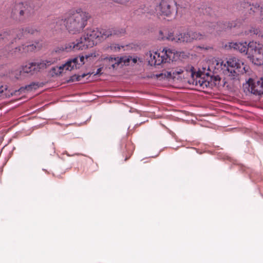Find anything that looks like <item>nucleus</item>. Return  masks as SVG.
I'll use <instances>...</instances> for the list:
<instances>
[{
	"label": "nucleus",
	"instance_id": "1",
	"mask_svg": "<svg viewBox=\"0 0 263 263\" xmlns=\"http://www.w3.org/2000/svg\"><path fill=\"white\" fill-rule=\"evenodd\" d=\"M90 16L88 13L78 9L73 11L64 19L59 21L57 23H64L66 29L72 34L80 32L87 24Z\"/></svg>",
	"mask_w": 263,
	"mask_h": 263
},
{
	"label": "nucleus",
	"instance_id": "2",
	"mask_svg": "<svg viewBox=\"0 0 263 263\" xmlns=\"http://www.w3.org/2000/svg\"><path fill=\"white\" fill-rule=\"evenodd\" d=\"M34 13L33 7L28 3H18L11 8V17L18 21H24Z\"/></svg>",
	"mask_w": 263,
	"mask_h": 263
},
{
	"label": "nucleus",
	"instance_id": "3",
	"mask_svg": "<svg viewBox=\"0 0 263 263\" xmlns=\"http://www.w3.org/2000/svg\"><path fill=\"white\" fill-rule=\"evenodd\" d=\"M104 29L91 28L87 29L84 34L80 38L81 41H82L84 44L85 49L89 47H92L97 45L105 39H104L105 34Z\"/></svg>",
	"mask_w": 263,
	"mask_h": 263
},
{
	"label": "nucleus",
	"instance_id": "4",
	"mask_svg": "<svg viewBox=\"0 0 263 263\" xmlns=\"http://www.w3.org/2000/svg\"><path fill=\"white\" fill-rule=\"evenodd\" d=\"M149 59L148 62L151 66H159L163 63H170L175 61V53L170 49H163L161 53L155 52L148 53Z\"/></svg>",
	"mask_w": 263,
	"mask_h": 263
},
{
	"label": "nucleus",
	"instance_id": "5",
	"mask_svg": "<svg viewBox=\"0 0 263 263\" xmlns=\"http://www.w3.org/2000/svg\"><path fill=\"white\" fill-rule=\"evenodd\" d=\"M149 59L148 62L151 66H159L163 63H170L175 61V53L170 49H163L161 53L155 52L148 53Z\"/></svg>",
	"mask_w": 263,
	"mask_h": 263
},
{
	"label": "nucleus",
	"instance_id": "6",
	"mask_svg": "<svg viewBox=\"0 0 263 263\" xmlns=\"http://www.w3.org/2000/svg\"><path fill=\"white\" fill-rule=\"evenodd\" d=\"M247 58L254 65H263V44L257 42H250Z\"/></svg>",
	"mask_w": 263,
	"mask_h": 263
},
{
	"label": "nucleus",
	"instance_id": "7",
	"mask_svg": "<svg viewBox=\"0 0 263 263\" xmlns=\"http://www.w3.org/2000/svg\"><path fill=\"white\" fill-rule=\"evenodd\" d=\"M56 61L55 59L50 58L45 60H42L39 62H31L25 66H22L24 74L28 76H32L34 73L47 68L48 66L54 63Z\"/></svg>",
	"mask_w": 263,
	"mask_h": 263
},
{
	"label": "nucleus",
	"instance_id": "8",
	"mask_svg": "<svg viewBox=\"0 0 263 263\" xmlns=\"http://www.w3.org/2000/svg\"><path fill=\"white\" fill-rule=\"evenodd\" d=\"M192 78L189 83L195 86H200L203 88L213 87L212 75L209 73H204L200 71L197 72H192Z\"/></svg>",
	"mask_w": 263,
	"mask_h": 263
},
{
	"label": "nucleus",
	"instance_id": "9",
	"mask_svg": "<svg viewBox=\"0 0 263 263\" xmlns=\"http://www.w3.org/2000/svg\"><path fill=\"white\" fill-rule=\"evenodd\" d=\"M158 10L162 16L175 18L178 12L177 3L175 0H161Z\"/></svg>",
	"mask_w": 263,
	"mask_h": 263
},
{
	"label": "nucleus",
	"instance_id": "10",
	"mask_svg": "<svg viewBox=\"0 0 263 263\" xmlns=\"http://www.w3.org/2000/svg\"><path fill=\"white\" fill-rule=\"evenodd\" d=\"M23 34V29H14L6 30L0 34V44L3 42L13 44L17 40L22 39Z\"/></svg>",
	"mask_w": 263,
	"mask_h": 263
},
{
	"label": "nucleus",
	"instance_id": "11",
	"mask_svg": "<svg viewBox=\"0 0 263 263\" xmlns=\"http://www.w3.org/2000/svg\"><path fill=\"white\" fill-rule=\"evenodd\" d=\"M240 7L245 10L249 11V14L255 15L258 12L260 13V21L263 23V7H260L257 3L252 5L247 2H241L240 3Z\"/></svg>",
	"mask_w": 263,
	"mask_h": 263
},
{
	"label": "nucleus",
	"instance_id": "12",
	"mask_svg": "<svg viewBox=\"0 0 263 263\" xmlns=\"http://www.w3.org/2000/svg\"><path fill=\"white\" fill-rule=\"evenodd\" d=\"M164 33L167 34L168 36L166 37L171 41L176 43H191L192 42L190 32L180 33L176 36H175L173 32H167V31L160 32L161 34H163Z\"/></svg>",
	"mask_w": 263,
	"mask_h": 263
},
{
	"label": "nucleus",
	"instance_id": "13",
	"mask_svg": "<svg viewBox=\"0 0 263 263\" xmlns=\"http://www.w3.org/2000/svg\"><path fill=\"white\" fill-rule=\"evenodd\" d=\"M243 65V63L238 59L235 57H232L229 58L226 63L222 61L221 63V65L226 67L228 71L231 74V76H235L236 74V72L234 69H231L230 68L239 69L241 68V65Z\"/></svg>",
	"mask_w": 263,
	"mask_h": 263
},
{
	"label": "nucleus",
	"instance_id": "14",
	"mask_svg": "<svg viewBox=\"0 0 263 263\" xmlns=\"http://www.w3.org/2000/svg\"><path fill=\"white\" fill-rule=\"evenodd\" d=\"M249 90L251 92L255 95L261 96L263 95V81L261 78L259 80H255L250 78L248 81Z\"/></svg>",
	"mask_w": 263,
	"mask_h": 263
},
{
	"label": "nucleus",
	"instance_id": "15",
	"mask_svg": "<svg viewBox=\"0 0 263 263\" xmlns=\"http://www.w3.org/2000/svg\"><path fill=\"white\" fill-rule=\"evenodd\" d=\"M84 46V45L83 44L82 41H81L79 39L77 40L75 42H69L66 43L60 48V50L68 52L71 51L85 49Z\"/></svg>",
	"mask_w": 263,
	"mask_h": 263
},
{
	"label": "nucleus",
	"instance_id": "16",
	"mask_svg": "<svg viewBox=\"0 0 263 263\" xmlns=\"http://www.w3.org/2000/svg\"><path fill=\"white\" fill-rule=\"evenodd\" d=\"M229 47L230 49H234L235 50H237L241 53H243L247 55L248 58L249 53V43L247 42L240 43V42H229Z\"/></svg>",
	"mask_w": 263,
	"mask_h": 263
},
{
	"label": "nucleus",
	"instance_id": "17",
	"mask_svg": "<svg viewBox=\"0 0 263 263\" xmlns=\"http://www.w3.org/2000/svg\"><path fill=\"white\" fill-rule=\"evenodd\" d=\"M218 23V26H217L216 30L218 31H221L226 30L227 29H231L233 28H236L239 27L241 24V22L236 21L231 22H219Z\"/></svg>",
	"mask_w": 263,
	"mask_h": 263
},
{
	"label": "nucleus",
	"instance_id": "18",
	"mask_svg": "<svg viewBox=\"0 0 263 263\" xmlns=\"http://www.w3.org/2000/svg\"><path fill=\"white\" fill-rule=\"evenodd\" d=\"M39 87V84L38 83L32 82L31 84L25 86V87H22L20 89L15 90H12L9 88V93L12 94V97L13 96H16L20 94L22 92H25V90L31 91L33 89H36Z\"/></svg>",
	"mask_w": 263,
	"mask_h": 263
},
{
	"label": "nucleus",
	"instance_id": "19",
	"mask_svg": "<svg viewBox=\"0 0 263 263\" xmlns=\"http://www.w3.org/2000/svg\"><path fill=\"white\" fill-rule=\"evenodd\" d=\"M104 32H105V34H104V39H106L110 36H121L125 34V30L123 28L104 29Z\"/></svg>",
	"mask_w": 263,
	"mask_h": 263
},
{
	"label": "nucleus",
	"instance_id": "20",
	"mask_svg": "<svg viewBox=\"0 0 263 263\" xmlns=\"http://www.w3.org/2000/svg\"><path fill=\"white\" fill-rule=\"evenodd\" d=\"M36 48V46L34 44H28L26 45H23L22 47H16L14 50L15 54L18 53H26L28 52L32 51Z\"/></svg>",
	"mask_w": 263,
	"mask_h": 263
},
{
	"label": "nucleus",
	"instance_id": "21",
	"mask_svg": "<svg viewBox=\"0 0 263 263\" xmlns=\"http://www.w3.org/2000/svg\"><path fill=\"white\" fill-rule=\"evenodd\" d=\"M204 27V31L207 33H212L215 30H216L218 23L216 22H205L202 25Z\"/></svg>",
	"mask_w": 263,
	"mask_h": 263
},
{
	"label": "nucleus",
	"instance_id": "22",
	"mask_svg": "<svg viewBox=\"0 0 263 263\" xmlns=\"http://www.w3.org/2000/svg\"><path fill=\"white\" fill-rule=\"evenodd\" d=\"M23 29L24 30L23 37H27L28 34L36 35L40 31V28L36 26H30Z\"/></svg>",
	"mask_w": 263,
	"mask_h": 263
},
{
	"label": "nucleus",
	"instance_id": "23",
	"mask_svg": "<svg viewBox=\"0 0 263 263\" xmlns=\"http://www.w3.org/2000/svg\"><path fill=\"white\" fill-rule=\"evenodd\" d=\"M12 97L11 93H9V87L6 84H0V99L9 98Z\"/></svg>",
	"mask_w": 263,
	"mask_h": 263
},
{
	"label": "nucleus",
	"instance_id": "24",
	"mask_svg": "<svg viewBox=\"0 0 263 263\" xmlns=\"http://www.w3.org/2000/svg\"><path fill=\"white\" fill-rule=\"evenodd\" d=\"M245 33L246 35H256L258 37H263V33L260 31V29L254 26H251L249 29L245 31Z\"/></svg>",
	"mask_w": 263,
	"mask_h": 263
},
{
	"label": "nucleus",
	"instance_id": "25",
	"mask_svg": "<svg viewBox=\"0 0 263 263\" xmlns=\"http://www.w3.org/2000/svg\"><path fill=\"white\" fill-rule=\"evenodd\" d=\"M77 58H73L68 60L64 64L66 70H71L74 68L76 69Z\"/></svg>",
	"mask_w": 263,
	"mask_h": 263
},
{
	"label": "nucleus",
	"instance_id": "26",
	"mask_svg": "<svg viewBox=\"0 0 263 263\" xmlns=\"http://www.w3.org/2000/svg\"><path fill=\"white\" fill-rule=\"evenodd\" d=\"M11 74L16 80H22L25 77L22 68L20 69L11 71Z\"/></svg>",
	"mask_w": 263,
	"mask_h": 263
},
{
	"label": "nucleus",
	"instance_id": "27",
	"mask_svg": "<svg viewBox=\"0 0 263 263\" xmlns=\"http://www.w3.org/2000/svg\"><path fill=\"white\" fill-rule=\"evenodd\" d=\"M117 59H118V57H106L103 59L104 62L105 63V65L109 69H110V66L111 65L112 63H114L115 61H117Z\"/></svg>",
	"mask_w": 263,
	"mask_h": 263
},
{
	"label": "nucleus",
	"instance_id": "28",
	"mask_svg": "<svg viewBox=\"0 0 263 263\" xmlns=\"http://www.w3.org/2000/svg\"><path fill=\"white\" fill-rule=\"evenodd\" d=\"M191 35L192 41L193 40H203L205 38V35L204 34H202L199 32H190Z\"/></svg>",
	"mask_w": 263,
	"mask_h": 263
},
{
	"label": "nucleus",
	"instance_id": "29",
	"mask_svg": "<svg viewBox=\"0 0 263 263\" xmlns=\"http://www.w3.org/2000/svg\"><path fill=\"white\" fill-rule=\"evenodd\" d=\"M75 58L77 59V63H76V69H79L85 63V55H82L80 57L79 59L78 57H76Z\"/></svg>",
	"mask_w": 263,
	"mask_h": 263
},
{
	"label": "nucleus",
	"instance_id": "30",
	"mask_svg": "<svg viewBox=\"0 0 263 263\" xmlns=\"http://www.w3.org/2000/svg\"><path fill=\"white\" fill-rule=\"evenodd\" d=\"M163 76H164V78H166L167 79H173V75H172V70L170 71H165L164 72L161 73L159 74L156 75V76L158 78H160V77L163 78Z\"/></svg>",
	"mask_w": 263,
	"mask_h": 263
},
{
	"label": "nucleus",
	"instance_id": "31",
	"mask_svg": "<svg viewBox=\"0 0 263 263\" xmlns=\"http://www.w3.org/2000/svg\"><path fill=\"white\" fill-rule=\"evenodd\" d=\"M221 81V78L219 75H212L213 86L219 85Z\"/></svg>",
	"mask_w": 263,
	"mask_h": 263
},
{
	"label": "nucleus",
	"instance_id": "32",
	"mask_svg": "<svg viewBox=\"0 0 263 263\" xmlns=\"http://www.w3.org/2000/svg\"><path fill=\"white\" fill-rule=\"evenodd\" d=\"M163 31H167V32H171L170 31H168V30H166V29H164L163 30H160L159 31V39H161V40H167L170 41L166 37L167 36H168L167 33L166 34L165 33H164L163 34H161L160 33L161 32H163Z\"/></svg>",
	"mask_w": 263,
	"mask_h": 263
},
{
	"label": "nucleus",
	"instance_id": "33",
	"mask_svg": "<svg viewBox=\"0 0 263 263\" xmlns=\"http://www.w3.org/2000/svg\"><path fill=\"white\" fill-rule=\"evenodd\" d=\"M80 77L79 75L74 74L70 77L69 79L67 81L68 83L73 82L74 81H80Z\"/></svg>",
	"mask_w": 263,
	"mask_h": 263
},
{
	"label": "nucleus",
	"instance_id": "34",
	"mask_svg": "<svg viewBox=\"0 0 263 263\" xmlns=\"http://www.w3.org/2000/svg\"><path fill=\"white\" fill-rule=\"evenodd\" d=\"M132 57H129L128 58H126V57H118V59H121V64L122 63H124V65H128V63L129 62H130V59H131Z\"/></svg>",
	"mask_w": 263,
	"mask_h": 263
},
{
	"label": "nucleus",
	"instance_id": "35",
	"mask_svg": "<svg viewBox=\"0 0 263 263\" xmlns=\"http://www.w3.org/2000/svg\"><path fill=\"white\" fill-rule=\"evenodd\" d=\"M117 61H115L114 63L111 64V65L110 66V68H112L113 69H116L117 66H118L120 64H121V59H117Z\"/></svg>",
	"mask_w": 263,
	"mask_h": 263
},
{
	"label": "nucleus",
	"instance_id": "36",
	"mask_svg": "<svg viewBox=\"0 0 263 263\" xmlns=\"http://www.w3.org/2000/svg\"><path fill=\"white\" fill-rule=\"evenodd\" d=\"M52 75H60L62 73V71H60L58 67H52L51 69Z\"/></svg>",
	"mask_w": 263,
	"mask_h": 263
},
{
	"label": "nucleus",
	"instance_id": "37",
	"mask_svg": "<svg viewBox=\"0 0 263 263\" xmlns=\"http://www.w3.org/2000/svg\"><path fill=\"white\" fill-rule=\"evenodd\" d=\"M115 3L122 5H127L130 0H112Z\"/></svg>",
	"mask_w": 263,
	"mask_h": 263
},
{
	"label": "nucleus",
	"instance_id": "38",
	"mask_svg": "<svg viewBox=\"0 0 263 263\" xmlns=\"http://www.w3.org/2000/svg\"><path fill=\"white\" fill-rule=\"evenodd\" d=\"M85 60L90 61L96 57L95 53H90L85 55Z\"/></svg>",
	"mask_w": 263,
	"mask_h": 263
},
{
	"label": "nucleus",
	"instance_id": "39",
	"mask_svg": "<svg viewBox=\"0 0 263 263\" xmlns=\"http://www.w3.org/2000/svg\"><path fill=\"white\" fill-rule=\"evenodd\" d=\"M172 75H173V79H174L177 75H178L179 74H181L183 71L181 69H179V70H175V69H172Z\"/></svg>",
	"mask_w": 263,
	"mask_h": 263
},
{
	"label": "nucleus",
	"instance_id": "40",
	"mask_svg": "<svg viewBox=\"0 0 263 263\" xmlns=\"http://www.w3.org/2000/svg\"><path fill=\"white\" fill-rule=\"evenodd\" d=\"M91 73L88 72V73H83V74H81V75H79V77H80V81H81V79H82V78H84V77H86V76H87V75H89V76H90V75H91Z\"/></svg>",
	"mask_w": 263,
	"mask_h": 263
},
{
	"label": "nucleus",
	"instance_id": "41",
	"mask_svg": "<svg viewBox=\"0 0 263 263\" xmlns=\"http://www.w3.org/2000/svg\"><path fill=\"white\" fill-rule=\"evenodd\" d=\"M102 67H100L99 68H98L96 71V72L95 73V75H97V74H101V71L102 70Z\"/></svg>",
	"mask_w": 263,
	"mask_h": 263
},
{
	"label": "nucleus",
	"instance_id": "42",
	"mask_svg": "<svg viewBox=\"0 0 263 263\" xmlns=\"http://www.w3.org/2000/svg\"><path fill=\"white\" fill-rule=\"evenodd\" d=\"M58 69H59V70L60 71H61V70H63L64 69V68H65V67L64 66V64L62 65V66H60V67H58Z\"/></svg>",
	"mask_w": 263,
	"mask_h": 263
},
{
	"label": "nucleus",
	"instance_id": "43",
	"mask_svg": "<svg viewBox=\"0 0 263 263\" xmlns=\"http://www.w3.org/2000/svg\"><path fill=\"white\" fill-rule=\"evenodd\" d=\"M198 48H201V49H204L205 50H208L210 48L209 47H206L204 48V47H201V46H198Z\"/></svg>",
	"mask_w": 263,
	"mask_h": 263
},
{
	"label": "nucleus",
	"instance_id": "44",
	"mask_svg": "<svg viewBox=\"0 0 263 263\" xmlns=\"http://www.w3.org/2000/svg\"><path fill=\"white\" fill-rule=\"evenodd\" d=\"M132 61L134 63H136L137 62V60L136 58L133 59Z\"/></svg>",
	"mask_w": 263,
	"mask_h": 263
},
{
	"label": "nucleus",
	"instance_id": "45",
	"mask_svg": "<svg viewBox=\"0 0 263 263\" xmlns=\"http://www.w3.org/2000/svg\"><path fill=\"white\" fill-rule=\"evenodd\" d=\"M196 9H198L199 10L201 9V10H202V11H203V8H200V7H199V6H197L196 7Z\"/></svg>",
	"mask_w": 263,
	"mask_h": 263
}]
</instances>
